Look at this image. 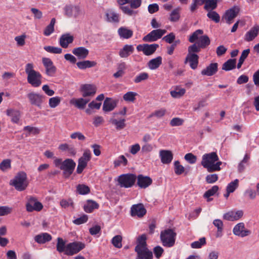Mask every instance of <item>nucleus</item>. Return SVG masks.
<instances>
[{
    "label": "nucleus",
    "mask_w": 259,
    "mask_h": 259,
    "mask_svg": "<svg viewBox=\"0 0 259 259\" xmlns=\"http://www.w3.org/2000/svg\"><path fill=\"white\" fill-rule=\"evenodd\" d=\"M10 184L13 186L17 191L24 190L28 185L26 173L23 171L18 172L14 179L11 180Z\"/></svg>",
    "instance_id": "1"
},
{
    "label": "nucleus",
    "mask_w": 259,
    "mask_h": 259,
    "mask_svg": "<svg viewBox=\"0 0 259 259\" xmlns=\"http://www.w3.org/2000/svg\"><path fill=\"white\" fill-rule=\"evenodd\" d=\"M176 233L171 229H167L160 233V240L164 246L171 247L175 243Z\"/></svg>",
    "instance_id": "2"
},
{
    "label": "nucleus",
    "mask_w": 259,
    "mask_h": 259,
    "mask_svg": "<svg viewBox=\"0 0 259 259\" xmlns=\"http://www.w3.org/2000/svg\"><path fill=\"white\" fill-rule=\"evenodd\" d=\"M136 180V175L129 173L119 176L118 182L121 187L128 188L132 187L135 184Z\"/></svg>",
    "instance_id": "3"
},
{
    "label": "nucleus",
    "mask_w": 259,
    "mask_h": 259,
    "mask_svg": "<svg viewBox=\"0 0 259 259\" xmlns=\"http://www.w3.org/2000/svg\"><path fill=\"white\" fill-rule=\"evenodd\" d=\"M75 166L76 163L72 159L67 158L64 160L62 164L59 167V168L63 170L64 178L65 179L69 178L72 174Z\"/></svg>",
    "instance_id": "4"
},
{
    "label": "nucleus",
    "mask_w": 259,
    "mask_h": 259,
    "mask_svg": "<svg viewBox=\"0 0 259 259\" xmlns=\"http://www.w3.org/2000/svg\"><path fill=\"white\" fill-rule=\"evenodd\" d=\"M85 247V244L81 242H73L68 243L65 249V254L72 255L79 252Z\"/></svg>",
    "instance_id": "5"
},
{
    "label": "nucleus",
    "mask_w": 259,
    "mask_h": 259,
    "mask_svg": "<svg viewBox=\"0 0 259 259\" xmlns=\"http://www.w3.org/2000/svg\"><path fill=\"white\" fill-rule=\"evenodd\" d=\"M166 32V30L165 29H156L153 30L143 37V40L145 42L155 41L160 38Z\"/></svg>",
    "instance_id": "6"
},
{
    "label": "nucleus",
    "mask_w": 259,
    "mask_h": 259,
    "mask_svg": "<svg viewBox=\"0 0 259 259\" xmlns=\"http://www.w3.org/2000/svg\"><path fill=\"white\" fill-rule=\"evenodd\" d=\"M30 104L38 107L39 109L42 108V104L43 103L46 97L43 95H41L34 92H31L27 94Z\"/></svg>",
    "instance_id": "7"
},
{
    "label": "nucleus",
    "mask_w": 259,
    "mask_h": 259,
    "mask_svg": "<svg viewBox=\"0 0 259 259\" xmlns=\"http://www.w3.org/2000/svg\"><path fill=\"white\" fill-rule=\"evenodd\" d=\"M158 47L159 45L156 44H144L138 45L137 50L139 52H142L146 56H150L154 54Z\"/></svg>",
    "instance_id": "8"
},
{
    "label": "nucleus",
    "mask_w": 259,
    "mask_h": 259,
    "mask_svg": "<svg viewBox=\"0 0 259 259\" xmlns=\"http://www.w3.org/2000/svg\"><path fill=\"white\" fill-rule=\"evenodd\" d=\"M26 208L28 212H32L34 210L39 211L42 209L43 205L35 198L30 197L26 204Z\"/></svg>",
    "instance_id": "9"
},
{
    "label": "nucleus",
    "mask_w": 259,
    "mask_h": 259,
    "mask_svg": "<svg viewBox=\"0 0 259 259\" xmlns=\"http://www.w3.org/2000/svg\"><path fill=\"white\" fill-rule=\"evenodd\" d=\"M239 8L237 6L228 10L223 16V19H225L227 24H230L232 23L233 20L237 16L239 12Z\"/></svg>",
    "instance_id": "10"
},
{
    "label": "nucleus",
    "mask_w": 259,
    "mask_h": 259,
    "mask_svg": "<svg viewBox=\"0 0 259 259\" xmlns=\"http://www.w3.org/2000/svg\"><path fill=\"white\" fill-rule=\"evenodd\" d=\"M80 91L84 98L94 96L96 92V88L93 84H84L81 85Z\"/></svg>",
    "instance_id": "11"
},
{
    "label": "nucleus",
    "mask_w": 259,
    "mask_h": 259,
    "mask_svg": "<svg viewBox=\"0 0 259 259\" xmlns=\"http://www.w3.org/2000/svg\"><path fill=\"white\" fill-rule=\"evenodd\" d=\"M233 232L234 235L241 237H244L251 234L250 230L245 229V225L243 223H239L235 225L233 228Z\"/></svg>",
    "instance_id": "12"
},
{
    "label": "nucleus",
    "mask_w": 259,
    "mask_h": 259,
    "mask_svg": "<svg viewBox=\"0 0 259 259\" xmlns=\"http://www.w3.org/2000/svg\"><path fill=\"white\" fill-rule=\"evenodd\" d=\"M42 63L46 68V74L50 76L54 75L56 72V67L54 65L52 61L48 58H43Z\"/></svg>",
    "instance_id": "13"
},
{
    "label": "nucleus",
    "mask_w": 259,
    "mask_h": 259,
    "mask_svg": "<svg viewBox=\"0 0 259 259\" xmlns=\"http://www.w3.org/2000/svg\"><path fill=\"white\" fill-rule=\"evenodd\" d=\"M146 213V209L141 203L133 205L131 207V214L132 217L142 218Z\"/></svg>",
    "instance_id": "14"
},
{
    "label": "nucleus",
    "mask_w": 259,
    "mask_h": 259,
    "mask_svg": "<svg viewBox=\"0 0 259 259\" xmlns=\"http://www.w3.org/2000/svg\"><path fill=\"white\" fill-rule=\"evenodd\" d=\"M137 185L142 189L148 187L152 183V179L148 176H144L143 175H139L137 177Z\"/></svg>",
    "instance_id": "15"
},
{
    "label": "nucleus",
    "mask_w": 259,
    "mask_h": 259,
    "mask_svg": "<svg viewBox=\"0 0 259 259\" xmlns=\"http://www.w3.org/2000/svg\"><path fill=\"white\" fill-rule=\"evenodd\" d=\"M27 81L33 87H38L41 83V75L39 72L27 76Z\"/></svg>",
    "instance_id": "16"
},
{
    "label": "nucleus",
    "mask_w": 259,
    "mask_h": 259,
    "mask_svg": "<svg viewBox=\"0 0 259 259\" xmlns=\"http://www.w3.org/2000/svg\"><path fill=\"white\" fill-rule=\"evenodd\" d=\"M243 215V211L241 210H239L236 211H230L224 214L223 219L229 221H234L238 220L241 218Z\"/></svg>",
    "instance_id": "17"
},
{
    "label": "nucleus",
    "mask_w": 259,
    "mask_h": 259,
    "mask_svg": "<svg viewBox=\"0 0 259 259\" xmlns=\"http://www.w3.org/2000/svg\"><path fill=\"white\" fill-rule=\"evenodd\" d=\"M219 157L215 152H212L209 153L205 154L202 156L201 165L206 163L207 164H212L218 161Z\"/></svg>",
    "instance_id": "18"
},
{
    "label": "nucleus",
    "mask_w": 259,
    "mask_h": 259,
    "mask_svg": "<svg viewBox=\"0 0 259 259\" xmlns=\"http://www.w3.org/2000/svg\"><path fill=\"white\" fill-rule=\"evenodd\" d=\"M118 100L111 98H106L103 103V110L105 112H109L113 110L116 107Z\"/></svg>",
    "instance_id": "19"
},
{
    "label": "nucleus",
    "mask_w": 259,
    "mask_h": 259,
    "mask_svg": "<svg viewBox=\"0 0 259 259\" xmlns=\"http://www.w3.org/2000/svg\"><path fill=\"white\" fill-rule=\"evenodd\" d=\"M135 251L137 253L136 259H153V253L148 248L141 249L137 247Z\"/></svg>",
    "instance_id": "20"
},
{
    "label": "nucleus",
    "mask_w": 259,
    "mask_h": 259,
    "mask_svg": "<svg viewBox=\"0 0 259 259\" xmlns=\"http://www.w3.org/2000/svg\"><path fill=\"white\" fill-rule=\"evenodd\" d=\"M159 156L161 162L165 164H169L173 159V154L171 151L169 150H160L159 152Z\"/></svg>",
    "instance_id": "21"
},
{
    "label": "nucleus",
    "mask_w": 259,
    "mask_h": 259,
    "mask_svg": "<svg viewBox=\"0 0 259 259\" xmlns=\"http://www.w3.org/2000/svg\"><path fill=\"white\" fill-rule=\"evenodd\" d=\"M218 70V64L217 63H210L205 69L201 71V74L210 76L215 74Z\"/></svg>",
    "instance_id": "22"
},
{
    "label": "nucleus",
    "mask_w": 259,
    "mask_h": 259,
    "mask_svg": "<svg viewBox=\"0 0 259 259\" xmlns=\"http://www.w3.org/2000/svg\"><path fill=\"white\" fill-rule=\"evenodd\" d=\"M199 57L197 54H188L186 57L184 63L189 62L190 66L192 69H195L198 64Z\"/></svg>",
    "instance_id": "23"
},
{
    "label": "nucleus",
    "mask_w": 259,
    "mask_h": 259,
    "mask_svg": "<svg viewBox=\"0 0 259 259\" xmlns=\"http://www.w3.org/2000/svg\"><path fill=\"white\" fill-rule=\"evenodd\" d=\"M72 53L77 56L78 59H84L88 56L89 51L84 47H80L74 48L72 50Z\"/></svg>",
    "instance_id": "24"
},
{
    "label": "nucleus",
    "mask_w": 259,
    "mask_h": 259,
    "mask_svg": "<svg viewBox=\"0 0 259 259\" xmlns=\"http://www.w3.org/2000/svg\"><path fill=\"white\" fill-rule=\"evenodd\" d=\"M74 37L69 33L64 34L61 35L59 40L60 45L63 48H67L69 44H71L73 41Z\"/></svg>",
    "instance_id": "25"
},
{
    "label": "nucleus",
    "mask_w": 259,
    "mask_h": 259,
    "mask_svg": "<svg viewBox=\"0 0 259 259\" xmlns=\"http://www.w3.org/2000/svg\"><path fill=\"white\" fill-rule=\"evenodd\" d=\"M52 239V236L48 233H40L36 235L34 238V241L38 244H45Z\"/></svg>",
    "instance_id": "26"
},
{
    "label": "nucleus",
    "mask_w": 259,
    "mask_h": 259,
    "mask_svg": "<svg viewBox=\"0 0 259 259\" xmlns=\"http://www.w3.org/2000/svg\"><path fill=\"white\" fill-rule=\"evenodd\" d=\"M259 26L256 25L251 28L247 32L244 36V40L246 41H252L258 34Z\"/></svg>",
    "instance_id": "27"
},
{
    "label": "nucleus",
    "mask_w": 259,
    "mask_h": 259,
    "mask_svg": "<svg viewBox=\"0 0 259 259\" xmlns=\"http://www.w3.org/2000/svg\"><path fill=\"white\" fill-rule=\"evenodd\" d=\"M90 101V99H83L82 98L78 99H73L70 101V104L75 106L79 109H83L87 104Z\"/></svg>",
    "instance_id": "28"
},
{
    "label": "nucleus",
    "mask_w": 259,
    "mask_h": 259,
    "mask_svg": "<svg viewBox=\"0 0 259 259\" xmlns=\"http://www.w3.org/2000/svg\"><path fill=\"white\" fill-rule=\"evenodd\" d=\"M134 51V48L133 45H125L123 48L120 50L119 55L121 58H127Z\"/></svg>",
    "instance_id": "29"
},
{
    "label": "nucleus",
    "mask_w": 259,
    "mask_h": 259,
    "mask_svg": "<svg viewBox=\"0 0 259 259\" xmlns=\"http://www.w3.org/2000/svg\"><path fill=\"white\" fill-rule=\"evenodd\" d=\"M91 158V153L90 150H85L82 156L78 159V164L86 167L88 162L90 160Z\"/></svg>",
    "instance_id": "30"
},
{
    "label": "nucleus",
    "mask_w": 259,
    "mask_h": 259,
    "mask_svg": "<svg viewBox=\"0 0 259 259\" xmlns=\"http://www.w3.org/2000/svg\"><path fill=\"white\" fill-rule=\"evenodd\" d=\"M7 115L11 117V121L13 123H18L20 118V112L19 111L12 109L7 110Z\"/></svg>",
    "instance_id": "31"
},
{
    "label": "nucleus",
    "mask_w": 259,
    "mask_h": 259,
    "mask_svg": "<svg viewBox=\"0 0 259 259\" xmlns=\"http://www.w3.org/2000/svg\"><path fill=\"white\" fill-rule=\"evenodd\" d=\"M96 65V62L90 60H83L76 63L77 67L81 70L94 67Z\"/></svg>",
    "instance_id": "32"
},
{
    "label": "nucleus",
    "mask_w": 259,
    "mask_h": 259,
    "mask_svg": "<svg viewBox=\"0 0 259 259\" xmlns=\"http://www.w3.org/2000/svg\"><path fill=\"white\" fill-rule=\"evenodd\" d=\"M162 57L158 56L155 58L150 60L148 63V67L151 70L158 68L162 64Z\"/></svg>",
    "instance_id": "33"
},
{
    "label": "nucleus",
    "mask_w": 259,
    "mask_h": 259,
    "mask_svg": "<svg viewBox=\"0 0 259 259\" xmlns=\"http://www.w3.org/2000/svg\"><path fill=\"white\" fill-rule=\"evenodd\" d=\"M99 204L95 201L91 200H88L87 203L83 206L84 210L87 213L92 212L94 209H97Z\"/></svg>",
    "instance_id": "34"
},
{
    "label": "nucleus",
    "mask_w": 259,
    "mask_h": 259,
    "mask_svg": "<svg viewBox=\"0 0 259 259\" xmlns=\"http://www.w3.org/2000/svg\"><path fill=\"white\" fill-rule=\"evenodd\" d=\"M219 188L218 186L214 185L211 187V189L206 191L203 195V197L207 198V201L210 202L212 200V198H210V196H214L218 192Z\"/></svg>",
    "instance_id": "35"
},
{
    "label": "nucleus",
    "mask_w": 259,
    "mask_h": 259,
    "mask_svg": "<svg viewBox=\"0 0 259 259\" xmlns=\"http://www.w3.org/2000/svg\"><path fill=\"white\" fill-rule=\"evenodd\" d=\"M236 65V60L235 59H230L223 64L222 69L225 71H230L235 68Z\"/></svg>",
    "instance_id": "36"
},
{
    "label": "nucleus",
    "mask_w": 259,
    "mask_h": 259,
    "mask_svg": "<svg viewBox=\"0 0 259 259\" xmlns=\"http://www.w3.org/2000/svg\"><path fill=\"white\" fill-rule=\"evenodd\" d=\"M221 161H218L216 163H212V164H207L206 163L203 165V167L207 169V171L211 172L214 171H219L221 169L220 166L222 165Z\"/></svg>",
    "instance_id": "37"
},
{
    "label": "nucleus",
    "mask_w": 259,
    "mask_h": 259,
    "mask_svg": "<svg viewBox=\"0 0 259 259\" xmlns=\"http://www.w3.org/2000/svg\"><path fill=\"white\" fill-rule=\"evenodd\" d=\"M146 235L142 234L137 239V245L136 246L135 249H137L138 247L140 250L141 249L148 248L146 243Z\"/></svg>",
    "instance_id": "38"
},
{
    "label": "nucleus",
    "mask_w": 259,
    "mask_h": 259,
    "mask_svg": "<svg viewBox=\"0 0 259 259\" xmlns=\"http://www.w3.org/2000/svg\"><path fill=\"white\" fill-rule=\"evenodd\" d=\"M118 32L121 37L126 39L130 38L133 34L132 30L124 27L119 28Z\"/></svg>",
    "instance_id": "39"
},
{
    "label": "nucleus",
    "mask_w": 259,
    "mask_h": 259,
    "mask_svg": "<svg viewBox=\"0 0 259 259\" xmlns=\"http://www.w3.org/2000/svg\"><path fill=\"white\" fill-rule=\"evenodd\" d=\"M210 42L209 37L206 35H202L199 38L197 44L199 48L204 49L209 45Z\"/></svg>",
    "instance_id": "40"
},
{
    "label": "nucleus",
    "mask_w": 259,
    "mask_h": 259,
    "mask_svg": "<svg viewBox=\"0 0 259 259\" xmlns=\"http://www.w3.org/2000/svg\"><path fill=\"white\" fill-rule=\"evenodd\" d=\"M110 122L116 126V128L117 130H120L123 129L125 127L124 119H122L119 120H117L115 118H111L110 119Z\"/></svg>",
    "instance_id": "41"
},
{
    "label": "nucleus",
    "mask_w": 259,
    "mask_h": 259,
    "mask_svg": "<svg viewBox=\"0 0 259 259\" xmlns=\"http://www.w3.org/2000/svg\"><path fill=\"white\" fill-rule=\"evenodd\" d=\"M56 23L55 18H53L51 19L50 23L48 25L44 30V34L46 36L50 35L54 31V25Z\"/></svg>",
    "instance_id": "42"
},
{
    "label": "nucleus",
    "mask_w": 259,
    "mask_h": 259,
    "mask_svg": "<svg viewBox=\"0 0 259 259\" xmlns=\"http://www.w3.org/2000/svg\"><path fill=\"white\" fill-rule=\"evenodd\" d=\"M213 224L218 229L216 236L217 237L222 236L224 226L223 222L220 219H215L213 221Z\"/></svg>",
    "instance_id": "43"
},
{
    "label": "nucleus",
    "mask_w": 259,
    "mask_h": 259,
    "mask_svg": "<svg viewBox=\"0 0 259 259\" xmlns=\"http://www.w3.org/2000/svg\"><path fill=\"white\" fill-rule=\"evenodd\" d=\"M131 5L129 6H120V9L122 10L123 13L128 16H135L137 14L138 11L133 10Z\"/></svg>",
    "instance_id": "44"
},
{
    "label": "nucleus",
    "mask_w": 259,
    "mask_h": 259,
    "mask_svg": "<svg viewBox=\"0 0 259 259\" xmlns=\"http://www.w3.org/2000/svg\"><path fill=\"white\" fill-rule=\"evenodd\" d=\"M217 0H206L204 9L207 11H212L217 7Z\"/></svg>",
    "instance_id": "45"
},
{
    "label": "nucleus",
    "mask_w": 259,
    "mask_h": 259,
    "mask_svg": "<svg viewBox=\"0 0 259 259\" xmlns=\"http://www.w3.org/2000/svg\"><path fill=\"white\" fill-rule=\"evenodd\" d=\"M76 192L80 195H86L90 192V188L84 184H78L76 186Z\"/></svg>",
    "instance_id": "46"
},
{
    "label": "nucleus",
    "mask_w": 259,
    "mask_h": 259,
    "mask_svg": "<svg viewBox=\"0 0 259 259\" xmlns=\"http://www.w3.org/2000/svg\"><path fill=\"white\" fill-rule=\"evenodd\" d=\"M181 8L180 7L177 8L176 9L172 10L170 14L169 20L171 22L178 21L180 17V11Z\"/></svg>",
    "instance_id": "47"
},
{
    "label": "nucleus",
    "mask_w": 259,
    "mask_h": 259,
    "mask_svg": "<svg viewBox=\"0 0 259 259\" xmlns=\"http://www.w3.org/2000/svg\"><path fill=\"white\" fill-rule=\"evenodd\" d=\"M249 53H250V49H246L242 52L241 56L240 57V58L239 59V62L237 65V67L238 69H239L241 68L242 64L243 63L245 59L247 57Z\"/></svg>",
    "instance_id": "48"
},
{
    "label": "nucleus",
    "mask_w": 259,
    "mask_h": 259,
    "mask_svg": "<svg viewBox=\"0 0 259 259\" xmlns=\"http://www.w3.org/2000/svg\"><path fill=\"white\" fill-rule=\"evenodd\" d=\"M107 21L110 22H118L119 21L118 14L111 12L106 14Z\"/></svg>",
    "instance_id": "49"
},
{
    "label": "nucleus",
    "mask_w": 259,
    "mask_h": 259,
    "mask_svg": "<svg viewBox=\"0 0 259 259\" xmlns=\"http://www.w3.org/2000/svg\"><path fill=\"white\" fill-rule=\"evenodd\" d=\"M65 242L63 239L61 238H58L57 243V250L59 252H65Z\"/></svg>",
    "instance_id": "50"
},
{
    "label": "nucleus",
    "mask_w": 259,
    "mask_h": 259,
    "mask_svg": "<svg viewBox=\"0 0 259 259\" xmlns=\"http://www.w3.org/2000/svg\"><path fill=\"white\" fill-rule=\"evenodd\" d=\"M137 93L133 92H128L123 96V99L127 102H134L136 100V96Z\"/></svg>",
    "instance_id": "51"
},
{
    "label": "nucleus",
    "mask_w": 259,
    "mask_h": 259,
    "mask_svg": "<svg viewBox=\"0 0 259 259\" xmlns=\"http://www.w3.org/2000/svg\"><path fill=\"white\" fill-rule=\"evenodd\" d=\"M149 77V74L146 72H142L137 75L134 79V81L136 83H140L143 81L147 80Z\"/></svg>",
    "instance_id": "52"
},
{
    "label": "nucleus",
    "mask_w": 259,
    "mask_h": 259,
    "mask_svg": "<svg viewBox=\"0 0 259 259\" xmlns=\"http://www.w3.org/2000/svg\"><path fill=\"white\" fill-rule=\"evenodd\" d=\"M208 18L215 23H219L220 21V16L218 13L213 11H209L207 14Z\"/></svg>",
    "instance_id": "53"
},
{
    "label": "nucleus",
    "mask_w": 259,
    "mask_h": 259,
    "mask_svg": "<svg viewBox=\"0 0 259 259\" xmlns=\"http://www.w3.org/2000/svg\"><path fill=\"white\" fill-rule=\"evenodd\" d=\"M174 170L175 174L177 175H180L184 172L185 168L184 166L180 164L178 160L174 162Z\"/></svg>",
    "instance_id": "54"
},
{
    "label": "nucleus",
    "mask_w": 259,
    "mask_h": 259,
    "mask_svg": "<svg viewBox=\"0 0 259 259\" xmlns=\"http://www.w3.org/2000/svg\"><path fill=\"white\" fill-rule=\"evenodd\" d=\"M44 50L49 53L53 54H61L62 52L61 48L50 46L44 47Z\"/></svg>",
    "instance_id": "55"
},
{
    "label": "nucleus",
    "mask_w": 259,
    "mask_h": 259,
    "mask_svg": "<svg viewBox=\"0 0 259 259\" xmlns=\"http://www.w3.org/2000/svg\"><path fill=\"white\" fill-rule=\"evenodd\" d=\"M238 183L239 180L235 179L227 185L226 190H228L229 193H233L238 187Z\"/></svg>",
    "instance_id": "56"
},
{
    "label": "nucleus",
    "mask_w": 259,
    "mask_h": 259,
    "mask_svg": "<svg viewBox=\"0 0 259 259\" xmlns=\"http://www.w3.org/2000/svg\"><path fill=\"white\" fill-rule=\"evenodd\" d=\"M203 33V31L201 29L196 30L190 36L189 41L192 43L195 42L197 39H199L198 36Z\"/></svg>",
    "instance_id": "57"
},
{
    "label": "nucleus",
    "mask_w": 259,
    "mask_h": 259,
    "mask_svg": "<svg viewBox=\"0 0 259 259\" xmlns=\"http://www.w3.org/2000/svg\"><path fill=\"white\" fill-rule=\"evenodd\" d=\"M206 244V239L205 237H202L199 239L198 241H196L192 242L191 246L193 248H199L201 246Z\"/></svg>",
    "instance_id": "58"
},
{
    "label": "nucleus",
    "mask_w": 259,
    "mask_h": 259,
    "mask_svg": "<svg viewBox=\"0 0 259 259\" xmlns=\"http://www.w3.org/2000/svg\"><path fill=\"white\" fill-rule=\"evenodd\" d=\"M127 163L126 158L123 155L120 156L117 159L114 161V165L115 167H117L121 164L125 166Z\"/></svg>",
    "instance_id": "59"
},
{
    "label": "nucleus",
    "mask_w": 259,
    "mask_h": 259,
    "mask_svg": "<svg viewBox=\"0 0 259 259\" xmlns=\"http://www.w3.org/2000/svg\"><path fill=\"white\" fill-rule=\"evenodd\" d=\"M61 102V98L59 97H55L50 98L49 104L51 108H55L59 105Z\"/></svg>",
    "instance_id": "60"
},
{
    "label": "nucleus",
    "mask_w": 259,
    "mask_h": 259,
    "mask_svg": "<svg viewBox=\"0 0 259 259\" xmlns=\"http://www.w3.org/2000/svg\"><path fill=\"white\" fill-rule=\"evenodd\" d=\"M122 237L120 235H116L112 239V244L116 248H120L122 247Z\"/></svg>",
    "instance_id": "61"
},
{
    "label": "nucleus",
    "mask_w": 259,
    "mask_h": 259,
    "mask_svg": "<svg viewBox=\"0 0 259 259\" xmlns=\"http://www.w3.org/2000/svg\"><path fill=\"white\" fill-rule=\"evenodd\" d=\"M177 90V88L176 89ZM186 90L184 89H179V91L174 90L170 92L171 96L174 98H180L185 93Z\"/></svg>",
    "instance_id": "62"
},
{
    "label": "nucleus",
    "mask_w": 259,
    "mask_h": 259,
    "mask_svg": "<svg viewBox=\"0 0 259 259\" xmlns=\"http://www.w3.org/2000/svg\"><path fill=\"white\" fill-rule=\"evenodd\" d=\"M11 168V160L9 159H4L0 163V169L5 171Z\"/></svg>",
    "instance_id": "63"
},
{
    "label": "nucleus",
    "mask_w": 259,
    "mask_h": 259,
    "mask_svg": "<svg viewBox=\"0 0 259 259\" xmlns=\"http://www.w3.org/2000/svg\"><path fill=\"white\" fill-rule=\"evenodd\" d=\"M184 122V119L179 117H174L170 121V125L171 126H177L183 125Z\"/></svg>",
    "instance_id": "64"
}]
</instances>
